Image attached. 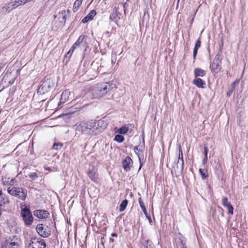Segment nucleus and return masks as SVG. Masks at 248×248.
Here are the masks:
<instances>
[{
  "label": "nucleus",
  "instance_id": "obj_1",
  "mask_svg": "<svg viewBox=\"0 0 248 248\" xmlns=\"http://www.w3.org/2000/svg\"><path fill=\"white\" fill-rule=\"evenodd\" d=\"M107 126V123L102 120L81 122L76 128L78 132L86 135H95L101 132Z\"/></svg>",
  "mask_w": 248,
  "mask_h": 248
},
{
  "label": "nucleus",
  "instance_id": "obj_2",
  "mask_svg": "<svg viewBox=\"0 0 248 248\" xmlns=\"http://www.w3.org/2000/svg\"><path fill=\"white\" fill-rule=\"evenodd\" d=\"M55 84V79L51 78H45L38 88L37 93L40 94H44L46 93L52 92L54 89Z\"/></svg>",
  "mask_w": 248,
  "mask_h": 248
},
{
  "label": "nucleus",
  "instance_id": "obj_3",
  "mask_svg": "<svg viewBox=\"0 0 248 248\" xmlns=\"http://www.w3.org/2000/svg\"><path fill=\"white\" fill-rule=\"evenodd\" d=\"M7 192L11 196L16 197L23 201L26 200L27 195V190L19 187H9Z\"/></svg>",
  "mask_w": 248,
  "mask_h": 248
},
{
  "label": "nucleus",
  "instance_id": "obj_4",
  "mask_svg": "<svg viewBox=\"0 0 248 248\" xmlns=\"http://www.w3.org/2000/svg\"><path fill=\"white\" fill-rule=\"evenodd\" d=\"M113 88V84L110 82L97 84L94 89V92L99 95L107 93Z\"/></svg>",
  "mask_w": 248,
  "mask_h": 248
},
{
  "label": "nucleus",
  "instance_id": "obj_5",
  "mask_svg": "<svg viewBox=\"0 0 248 248\" xmlns=\"http://www.w3.org/2000/svg\"><path fill=\"white\" fill-rule=\"evenodd\" d=\"M21 215L26 225L29 226L32 224L33 217L30 209L27 206L21 209Z\"/></svg>",
  "mask_w": 248,
  "mask_h": 248
},
{
  "label": "nucleus",
  "instance_id": "obj_6",
  "mask_svg": "<svg viewBox=\"0 0 248 248\" xmlns=\"http://www.w3.org/2000/svg\"><path fill=\"white\" fill-rule=\"evenodd\" d=\"M221 54V51H219L215 56L213 62L210 65L211 69L215 73L218 72L221 68L220 65L222 60Z\"/></svg>",
  "mask_w": 248,
  "mask_h": 248
},
{
  "label": "nucleus",
  "instance_id": "obj_7",
  "mask_svg": "<svg viewBox=\"0 0 248 248\" xmlns=\"http://www.w3.org/2000/svg\"><path fill=\"white\" fill-rule=\"evenodd\" d=\"M36 230L37 232L43 237H48L51 233L50 229L47 227L44 228L42 224H38L36 226Z\"/></svg>",
  "mask_w": 248,
  "mask_h": 248
},
{
  "label": "nucleus",
  "instance_id": "obj_8",
  "mask_svg": "<svg viewBox=\"0 0 248 248\" xmlns=\"http://www.w3.org/2000/svg\"><path fill=\"white\" fill-rule=\"evenodd\" d=\"M184 167V162H181L177 161L176 164L173 166V168L171 170V173L174 172L176 176H178L182 174L183 172Z\"/></svg>",
  "mask_w": 248,
  "mask_h": 248
},
{
  "label": "nucleus",
  "instance_id": "obj_9",
  "mask_svg": "<svg viewBox=\"0 0 248 248\" xmlns=\"http://www.w3.org/2000/svg\"><path fill=\"white\" fill-rule=\"evenodd\" d=\"M87 174L92 181L96 182L98 179V175L97 172V169L94 167L89 169Z\"/></svg>",
  "mask_w": 248,
  "mask_h": 248
},
{
  "label": "nucleus",
  "instance_id": "obj_10",
  "mask_svg": "<svg viewBox=\"0 0 248 248\" xmlns=\"http://www.w3.org/2000/svg\"><path fill=\"white\" fill-rule=\"evenodd\" d=\"M118 8H115L113 12L110 14L109 16L110 20L114 22L118 25V21L121 19L122 14L118 11Z\"/></svg>",
  "mask_w": 248,
  "mask_h": 248
},
{
  "label": "nucleus",
  "instance_id": "obj_11",
  "mask_svg": "<svg viewBox=\"0 0 248 248\" xmlns=\"http://www.w3.org/2000/svg\"><path fill=\"white\" fill-rule=\"evenodd\" d=\"M34 216L39 218H46L49 215L48 211L44 210H36L33 212Z\"/></svg>",
  "mask_w": 248,
  "mask_h": 248
},
{
  "label": "nucleus",
  "instance_id": "obj_12",
  "mask_svg": "<svg viewBox=\"0 0 248 248\" xmlns=\"http://www.w3.org/2000/svg\"><path fill=\"white\" fill-rule=\"evenodd\" d=\"M133 164V160L131 158L127 156L123 162V168L125 171H129Z\"/></svg>",
  "mask_w": 248,
  "mask_h": 248
},
{
  "label": "nucleus",
  "instance_id": "obj_13",
  "mask_svg": "<svg viewBox=\"0 0 248 248\" xmlns=\"http://www.w3.org/2000/svg\"><path fill=\"white\" fill-rule=\"evenodd\" d=\"M5 241L8 242V243H10L12 245L15 247L16 248H18L19 245L20 240L18 237L16 235H13L10 236L8 239Z\"/></svg>",
  "mask_w": 248,
  "mask_h": 248
},
{
  "label": "nucleus",
  "instance_id": "obj_14",
  "mask_svg": "<svg viewBox=\"0 0 248 248\" xmlns=\"http://www.w3.org/2000/svg\"><path fill=\"white\" fill-rule=\"evenodd\" d=\"M2 184L5 186H15L16 185V183H17L16 179L7 178L6 177H2Z\"/></svg>",
  "mask_w": 248,
  "mask_h": 248
},
{
  "label": "nucleus",
  "instance_id": "obj_15",
  "mask_svg": "<svg viewBox=\"0 0 248 248\" xmlns=\"http://www.w3.org/2000/svg\"><path fill=\"white\" fill-rule=\"evenodd\" d=\"M96 12L94 10H92L87 16H86L82 20V22L84 23L88 22L89 20H91L93 19V17L96 15Z\"/></svg>",
  "mask_w": 248,
  "mask_h": 248
},
{
  "label": "nucleus",
  "instance_id": "obj_16",
  "mask_svg": "<svg viewBox=\"0 0 248 248\" xmlns=\"http://www.w3.org/2000/svg\"><path fill=\"white\" fill-rule=\"evenodd\" d=\"M12 8L11 7V4L9 3L3 6L1 8V12L5 13V14L7 13H9L12 9L15 8L17 6V5H16V3L13 4L12 5Z\"/></svg>",
  "mask_w": 248,
  "mask_h": 248
},
{
  "label": "nucleus",
  "instance_id": "obj_17",
  "mask_svg": "<svg viewBox=\"0 0 248 248\" xmlns=\"http://www.w3.org/2000/svg\"><path fill=\"white\" fill-rule=\"evenodd\" d=\"M193 83L197 86L198 88H203L204 85L205 84V82L200 78L195 79L193 81Z\"/></svg>",
  "mask_w": 248,
  "mask_h": 248
},
{
  "label": "nucleus",
  "instance_id": "obj_18",
  "mask_svg": "<svg viewBox=\"0 0 248 248\" xmlns=\"http://www.w3.org/2000/svg\"><path fill=\"white\" fill-rule=\"evenodd\" d=\"M201 40L200 39H198L196 42L195 47L193 50V59H195L196 58V55L197 54L198 50L199 48L201 46Z\"/></svg>",
  "mask_w": 248,
  "mask_h": 248
},
{
  "label": "nucleus",
  "instance_id": "obj_19",
  "mask_svg": "<svg viewBox=\"0 0 248 248\" xmlns=\"http://www.w3.org/2000/svg\"><path fill=\"white\" fill-rule=\"evenodd\" d=\"M205 71L203 69L200 68H196L194 70V76H195V77H203L205 75Z\"/></svg>",
  "mask_w": 248,
  "mask_h": 248
},
{
  "label": "nucleus",
  "instance_id": "obj_20",
  "mask_svg": "<svg viewBox=\"0 0 248 248\" xmlns=\"http://www.w3.org/2000/svg\"><path fill=\"white\" fill-rule=\"evenodd\" d=\"M35 247L36 248H45L46 247V244L44 240L41 239L39 240V239L37 241V243H35Z\"/></svg>",
  "mask_w": 248,
  "mask_h": 248
},
{
  "label": "nucleus",
  "instance_id": "obj_21",
  "mask_svg": "<svg viewBox=\"0 0 248 248\" xmlns=\"http://www.w3.org/2000/svg\"><path fill=\"white\" fill-rule=\"evenodd\" d=\"M83 0H76L73 5V11L76 12L79 9L80 5L82 4Z\"/></svg>",
  "mask_w": 248,
  "mask_h": 248
},
{
  "label": "nucleus",
  "instance_id": "obj_22",
  "mask_svg": "<svg viewBox=\"0 0 248 248\" xmlns=\"http://www.w3.org/2000/svg\"><path fill=\"white\" fill-rule=\"evenodd\" d=\"M84 38L85 36L80 35L78 39L76 41V42L74 43V44L72 46H74L75 49L77 46H80L83 43Z\"/></svg>",
  "mask_w": 248,
  "mask_h": 248
},
{
  "label": "nucleus",
  "instance_id": "obj_23",
  "mask_svg": "<svg viewBox=\"0 0 248 248\" xmlns=\"http://www.w3.org/2000/svg\"><path fill=\"white\" fill-rule=\"evenodd\" d=\"M138 201L139 202L141 208L142 209V211L143 212L145 215L147 216V212L146 209L145 208V206L144 205V202L142 200L141 198V197L139 198L138 199Z\"/></svg>",
  "mask_w": 248,
  "mask_h": 248
},
{
  "label": "nucleus",
  "instance_id": "obj_24",
  "mask_svg": "<svg viewBox=\"0 0 248 248\" xmlns=\"http://www.w3.org/2000/svg\"><path fill=\"white\" fill-rule=\"evenodd\" d=\"M127 203H128V201L127 200H124L120 204V208H119V210L120 212H123V211H124L125 209V208L127 205Z\"/></svg>",
  "mask_w": 248,
  "mask_h": 248
},
{
  "label": "nucleus",
  "instance_id": "obj_25",
  "mask_svg": "<svg viewBox=\"0 0 248 248\" xmlns=\"http://www.w3.org/2000/svg\"><path fill=\"white\" fill-rule=\"evenodd\" d=\"M199 172L203 180H205L208 177V175L207 174V170H204L202 169H200Z\"/></svg>",
  "mask_w": 248,
  "mask_h": 248
},
{
  "label": "nucleus",
  "instance_id": "obj_26",
  "mask_svg": "<svg viewBox=\"0 0 248 248\" xmlns=\"http://www.w3.org/2000/svg\"><path fill=\"white\" fill-rule=\"evenodd\" d=\"M128 131V127L125 125L121 127L119 130L118 132L121 134H125Z\"/></svg>",
  "mask_w": 248,
  "mask_h": 248
},
{
  "label": "nucleus",
  "instance_id": "obj_27",
  "mask_svg": "<svg viewBox=\"0 0 248 248\" xmlns=\"http://www.w3.org/2000/svg\"><path fill=\"white\" fill-rule=\"evenodd\" d=\"M1 248H16L13 246L10 243H8V242L4 241L1 244Z\"/></svg>",
  "mask_w": 248,
  "mask_h": 248
},
{
  "label": "nucleus",
  "instance_id": "obj_28",
  "mask_svg": "<svg viewBox=\"0 0 248 248\" xmlns=\"http://www.w3.org/2000/svg\"><path fill=\"white\" fill-rule=\"evenodd\" d=\"M124 138L123 136L118 134L115 136L114 140L121 143L124 140Z\"/></svg>",
  "mask_w": 248,
  "mask_h": 248
},
{
  "label": "nucleus",
  "instance_id": "obj_29",
  "mask_svg": "<svg viewBox=\"0 0 248 248\" xmlns=\"http://www.w3.org/2000/svg\"><path fill=\"white\" fill-rule=\"evenodd\" d=\"M178 160L181 162H184L183 155L181 146L179 147V155Z\"/></svg>",
  "mask_w": 248,
  "mask_h": 248
},
{
  "label": "nucleus",
  "instance_id": "obj_30",
  "mask_svg": "<svg viewBox=\"0 0 248 248\" xmlns=\"http://www.w3.org/2000/svg\"><path fill=\"white\" fill-rule=\"evenodd\" d=\"M63 146V144L62 143H55L53 144V146L52 147L53 149L55 150H59L62 148Z\"/></svg>",
  "mask_w": 248,
  "mask_h": 248
},
{
  "label": "nucleus",
  "instance_id": "obj_31",
  "mask_svg": "<svg viewBox=\"0 0 248 248\" xmlns=\"http://www.w3.org/2000/svg\"><path fill=\"white\" fill-rule=\"evenodd\" d=\"M222 204L224 206L226 207L231 205V203L228 201V198L227 197H224L222 199Z\"/></svg>",
  "mask_w": 248,
  "mask_h": 248
},
{
  "label": "nucleus",
  "instance_id": "obj_32",
  "mask_svg": "<svg viewBox=\"0 0 248 248\" xmlns=\"http://www.w3.org/2000/svg\"><path fill=\"white\" fill-rule=\"evenodd\" d=\"M9 202V200L8 198H3L2 200L0 201V207L1 206H4V204L8 203Z\"/></svg>",
  "mask_w": 248,
  "mask_h": 248
},
{
  "label": "nucleus",
  "instance_id": "obj_33",
  "mask_svg": "<svg viewBox=\"0 0 248 248\" xmlns=\"http://www.w3.org/2000/svg\"><path fill=\"white\" fill-rule=\"evenodd\" d=\"M29 176L32 180H35L38 177V174L36 172H31L29 174Z\"/></svg>",
  "mask_w": 248,
  "mask_h": 248
},
{
  "label": "nucleus",
  "instance_id": "obj_34",
  "mask_svg": "<svg viewBox=\"0 0 248 248\" xmlns=\"http://www.w3.org/2000/svg\"><path fill=\"white\" fill-rule=\"evenodd\" d=\"M66 96V92L62 93L61 95V103H64L66 101L65 97Z\"/></svg>",
  "mask_w": 248,
  "mask_h": 248
},
{
  "label": "nucleus",
  "instance_id": "obj_35",
  "mask_svg": "<svg viewBox=\"0 0 248 248\" xmlns=\"http://www.w3.org/2000/svg\"><path fill=\"white\" fill-rule=\"evenodd\" d=\"M75 50V47L74 46H72L71 48H70V49L69 50V51L67 53V54H66V57H71V56L72 55V53H73L74 51Z\"/></svg>",
  "mask_w": 248,
  "mask_h": 248
},
{
  "label": "nucleus",
  "instance_id": "obj_36",
  "mask_svg": "<svg viewBox=\"0 0 248 248\" xmlns=\"http://www.w3.org/2000/svg\"><path fill=\"white\" fill-rule=\"evenodd\" d=\"M227 208L228 210V213L232 215L233 213V208L231 204L229 205V206L228 207H227Z\"/></svg>",
  "mask_w": 248,
  "mask_h": 248
},
{
  "label": "nucleus",
  "instance_id": "obj_37",
  "mask_svg": "<svg viewBox=\"0 0 248 248\" xmlns=\"http://www.w3.org/2000/svg\"><path fill=\"white\" fill-rule=\"evenodd\" d=\"M19 2H20V3H19V5L25 4L27 2H30V0H18V1H15V2H17V3H18Z\"/></svg>",
  "mask_w": 248,
  "mask_h": 248
},
{
  "label": "nucleus",
  "instance_id": "obj_38",
  "mask_svg": "<svg viewBox=\"0 0 248 248\" xmlns=\"http://www.w3.org/2000/svg\"><path fill=\"white\" fill-rule=\"evenodd\" d=\"M66 21V15L63 13H62V20H60V21L61 22H63L64 23Z\"/></svg>",
  "mask_w": 248,
  "mask_h": 248
},
{
  "label": "nucleus",
  "instance_id": "obj_39",
  "mask_svg": "<svg viewBox=\"0 0 248 248\" xmlns=\"http://www.w3.org/2000/svg\"><path fill=\"white\" fill-rule=\"evenodd\" d=\"M116 60V55H114V56L112 55L111 58V63L113 64L115 62Z\"/></svg>",
  "mask_w": 248,
  "mask_h": 248
},
{
  "label": "nucleus",
  "instance_id": "obj_40",
  "mask_svg": "<svg viewBox=\"0 0 248 248\" xmlns=\"http://www.w3.org/2000/svg\"><path fill=\"white\" fill-rule=\"evenodd\" d=\"M208 152V147L206 146H205L204 147V156H207Z\"/></svg>",
  "mask_w": 248,
  "mask_h": 248
},
{
  "label": "nucleus",
  "instance_id": "obj_41",
  "mask_svg": "<svg viewBox=\"0 0 248 248\" xmlns=\"http://www.w3.org/2000/svg\"><path fill=\"white\" fill-rule=\"evenodd\" d=\"M181 248H187L186 243L181 240Z\"/></svg>",
  "mask_w": 248,
  "mask_h": 248
},
{
  "label": "nucleus",
  "instance_id": "obj_42",
  "mask_svg": "<svg viewBox=\"0 0 248 248\" xmlns=\"http://www.w3.org/2000/svg\"><path fill=\"white\" fill-rule=\"evenodd\" d=\"M207 162V156H204V157L202 160V164L205 165Z\"/></svg>",
  "mask_w": 248,
  "mask_h": 248
},
{
  "label": "nucleus",
  "instance_id": "obj_43",
  "mask_svg": "<svg viewBox=\"0 0 248 248\" xmlns=\"http://www.w3.org/2000/svg\"><path fill=\"white\" fill-rule=\"evenodd\" d=\"M134 150L135 152H136V151H142V150L138 146H135V148H134Z\"/></svg>",
  "mask_w": 248,
  "mask_h": 248
},
{
  "label": "nucleus",
  "instance_id": "obj_44",
  "mask_svg": "<svg viewBox=\"0 0 248 248\" xmlns=\"http://www.w3.org/2000/svg\"><path fill=\"white\" fill-rule=\"evenodd\" d=\"M146 217L148 218V219L149 220V222H151L152 220H151V217L150 216H149L147 213V216H146Z\"/></svg>",
  "mask_w": 248,
  "mask_h": 248
},
{
  "label": "nucleus",
  "instance_id": "obj_45",
  "mask_svg": "<svg viewBox=\"0 0 248 248\" xmlns=\"http://www.w3.org/2000/svg\"><path fill=\"white\" fill-rule=\"evenodd\" d=\"M233 90V88H232V90L231 91H230V92L227 93V95L228 96H230L231 95V94H232V92Z\"/></svg>",
  "mask_w": 248,
  "mask_h": 248
},
{
  "label": "nucleus",
  "instance_id": "obj_46",
  "mask_svg": "<svg viewBox=\"0 0 248 248\" xmlns=\"http://www.w3.org/2000/svg\"><path fill=\"white\" fill-rule=\"evenodd\" d=\"M122 5H123V7H124V12H125V5H126V3H122Z\"/></svg>",
  "mask_w": 248,
  "mask_h": 248
},
{
  "label": "nucleus",
  "instance_id": "obj_47",
  "mask_svg": "<svg viewBox=\"0 0 248 248\" xmlns=\"http://www.w3.org/2000/svg\"><path fill=\"white\" fill-rule=\"evenodd\" d=\"M237 82V81H234L232 83V88H234V85L235 84H236V82Z\"/></svg>",
  "mask_w": 248,
  "mask_h": 248
},
{
  "label": "nucleus",
  "instance_id": "obj_48",
  "mask_svg": "<svg viewBox=\"0 0 248 248\" xmlns=\"http://www.w3.org/2000/svg\"><path fill=\"white\" fill-rule=\"evenodd\" d=\"M111 236H113V237H117V234L116 233H112L111 234Z\"/></svg>",
  "mask_w": 248,
  "mask_h": 248
},
{
  "label": "nucleus",
  "instance_id": "obj_49",
  "mask_svg": "<svg viewBox=\"0 0 248 248\" xmlns=\"http://www.w3.org/2000/svg\"><path fill=\"white\" fill-rule=\"evenodd\" d=\"M110 241L113 242H114V239L113 238H110Z\"/></svg>",
  "mask_w": 248,
  "mask_h": 248
},
{
  "label": "nucleus",
  "instance_id": "obj_50",
  "mask_svg": "<svg viewBox=\"0 0 248 248\" xmlns=\"http://www.w3.org/2000/svg\"><path fill=\"white\" fill-rule=\"evenodd\" d=\"M33 243V242H31V243H30L29 244L30 247L31 248V244Z\"/></svg>",
  "mask_w": 248,
  "mask_h": 248
},
{
  "label": "nucleus",
  "instance_id": "obj_51",
  "mask_svg": "<svg viewBox=\"0 0 248 248\" xmlns=\"http://www.w3.org/2000/svg\"><path fill=\"white\" fill-rule=\"evenodd\" d=\"M13 82L9 81V83H10V84H13Z\"/></svg>",
  "mask_w": 248,
  "mask_h": 248
},
{
  "label": "nucleus",
  "instance_id": "obj_52",
  "mask_svg": "<svg viewBox=\"0 0 248 248\" xmlns=\"http://www.w3.org/2000/svg\"><path fill=\"white\" fill-rule=\"evenodd\" d=\"M2 194V191L0 190V196Z\"/></svg>",
  "mask_w": 248,
  "mask_h": 248
},
{
  "label": "nucleus",
  "instance_id": "obj_53",
  "mask_svg": "<svg viewBox=\"0 0 248 248\" xmlns=\"http://www.w3.org/2000/svg\"><path fill=\"white\" fill-rule=\"evenodd\" d=\"M46 170H50V168H48L46 169Z\"/></svg>",
  "mask_w": 248,
  "mask_h": 248
},
{
  "label": "nucleus",
  "instance_id": "obj_54",
  "mask_svg": "<svg viewBox=\"0 0 248 248\" xmlns=\"http://www.w3.org/2000/svg\"><path fill=\"white\" fill-rule=\"evenodd\" d=\"M149 242V240L147 241V243H148V242Z\"/></svg>",
  "mask_w": 248,
  "mask_h": 248
},
{
  "label": "nucleus",
  "instance_id": "obj_55",
  "mask_svg": "<svg viewBox=\"0 0 248 248\" xmlns=\"http://www.w3.org/2000/svg\"><path fill=\"white\" fill-rule=\"evenodd\" d=\"M1 113V110H0V113Z\"/></svg>",
  "mask_w": 248,
  "mask_h": 248
}]
</instances>
